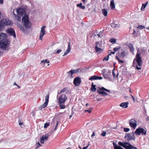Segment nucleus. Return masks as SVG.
I'll return each instance as SVG.
<instances>
[{"label": "nucleus", "instance_id": "obj_1", "mask_svg": "<svg viewBox=\"0 0 149 149\" xmlns=\"http://www.w3.org/2000/svg\"><path fill=\"white\" fill-rule=\"evenodd\" d=\"M17 12L18 15L21 16L25 14L22 19V22L26 29L30 28L31 24L29 19L28 15L25 14L24 9L21 8H19L17 10Z\"/></svg>", "mask_w": 149, "mask_h": 149}, {"label": "nucleus", "instance_id": "obj_2", "mask_svg": "<svg viewBox=\"0 0 149 149\" xmlns=\"http://www.w3.org/2000/svg\"><path fill=\"white\" fill-rule=\"evenodd\" d=\"M68 99L67 96L65 94H61L58 99V104L61 109L65 108V104Z\"/></svg>", "mask_w": 149, "mask_h": 149}, {"label": "nucleus", "instance_id": "obj_3", "mask_svg": "<svg viewBox=\"0 0 149 149\" xmlns=\"http://www.w3.org/2000/svg\"><path fill=\"white\" fill-rule=\"evenodd\" d=\"M141 54L139 53H137L136 56V58L134 59L133 65H134L135 63V61H136L137 65H136V68L137 70H139L141 69V68L140 67L142 65V60L140 56Z\"/></svg>", "mask_w": 149, "mask_h": 149}, {"label": "nucleus", "instance_id": "obj_4", "mask_svg": "<svg viewBox=\"0 0 149 149\" xmlns=\"http://www.w3.org/2000/svg\"><path fill=\"white\" fill-rule=\"evenodd\" d=\"M118 144L122 146L126 149H137L136 147L132 146L129 142H122L119 141L118 142Z\"/></svg>", "mask_w": 149, "mask_h": 149}, {"label": "nucleus", "instance_id": "obj_5", "mask_svg": "<svg viewBox=\"0 0 149 149\" xmlns=\"http://www.w3.org/2000/svg\"><path fill=\"white\" fill-rule=\"evenodd\" d=\"M134 133L136 135H140L141 134L142 135H145L146 134V132L142 128L139 127L136 130Z\"/></svg>", "mask_w": 149, "mask_h": 149}, {"label": "nucleus", "instance_id": "obj_6", "mask_svg": "<svg viewBox=\"0 0 149 149\" xmlns=\"http://www.w3.org/2000/svg\"><path fill=\"white\" fill-rule=\"evenodd\" d=\"M49 94L48 93L45 97V102L38 107V109L39 110H41L42 109L45 107L47 105L49 102Z\"/></svg>", "mask_w": 149, "mask_h": 149}, {"label": "nucleus", "instance_id": "obj_7", "mask_svg": "<svg viewBox=\"0 0 149 149\" xmlns=\"http://www.w3.org/2000/svg\"><path fill=\"white\" fill-rule=\"evenodd\" d=\"M11 24V22L8 19H2L0 21V24L1 26L3 27L6 25H10Z\"/></svg>", "mask_w": 149, "mask_h": 149}, {"label": "nucleus", "instance_id": "obj_8", "mask_svg": "<svg viewBox=\"0 0 149 149\" xmlns=\"http://www.w3.org/2000/svg\"><path fill=\"white\" fill-rule=\"evenodd\" d=\"M8 44V40L5 41H1L0 42V48L3 49H6L7 47Z\"/></svg>", "mask_w": 149, "mask_h": 149}, {"label": "nucleus", "instance_id": "obj_9", "mask_svg": "<svg viewBox=\"0 0 149 149\" xmlns=\"http://www.w3.org/2000/svg\"><path fill=\"white\" fill-rule=\"evenodd\" d=\"M125 138L128 141L134 140V135L133 133L127 134L125 136Z\"/></svg>", "mask_w": 149, "mask_h": 149}, {"label": "nucleus", "instance_id": "obj_10", "mask_svg": "<svg viewBox=\"0 0 149 149\" xmlns=\"http://www.w3.org/2000/svg\"><path fill=\"white\" fill-rule=\"evenodd\" d=\"M130 126L134 129H135L137 125L136 121L133 119H131L129 121Z\"/></svg>", "mask_w": 149, "mask_h": 149}, {"label": "nucleus", "instance_id": "obj_11", "mask_svg": "<svg viewBox=\"0 0 149 149\" xmlns=\"http://www.w3.org/2000/svg\"><path fill=\"white\" fill-rule=\"evenodd\" d=\"M74 84L76 86H79L81 83V79L80 77H76L74 79Z\"/></svg>", "mask_w": 149, "mask_h": 149}, {"label": "nucleus", "instance_id": "obj_12", "mask_svg": "<svg viewBox=\"0 0 149 149\" xmlns=\"http://www.w3.org/2000/svg\"><path fill=\"white\" fill-rule=\"evenodd\" d=\"M7 32L10 35L12 36L14 38L16 37V34L15 31L12 28L8 29L7 30Z\"/></svg>", "mask_w": 149, "mask_h": 149}, {"label": "nucleus", "instance_id": "obj_13", "mask_svg": "<svg viewBox=\"0 0 149 149\" xmlns=\"http://www.w3.org/2000/svg\"><path fill=\"white\" fill-rule=\"evenodd\" d=\"M45 26H43L41 28L39 38L40 40H42V39L43 37L45 34Z\"/></svg>", "mask_w": 149, "mask_h": 149}, {"label": "nucleus", "instance_id": "obj_14", "mask_svg": "<svg viewBox=\"0 0 149 149\" xmlns=\"http://www.w3.org/2000/svg\"><path fill=\"white\" fill-rule=\"evenodd\" d=\"M79 68L77 69L72 70L70 71L67 72V73L68 75H70V77L71 78H72V74H74L77 73L79 71Z\"/></svg>", "mask_w": 149, "mask_h": 149}, {"label": "nucleus", "instance_id": "obj_15", "mask_svg": "<svg viewBox=\"0 0 149 149\" xmlns=\"http://www.w3.org/2000/svg\"><path fill=\"white\" fill-rule=\"evenodd\" d=\"M49 136L48 134L43 135L40 138V141L41 144H43L49 138Z\"/></svg>", "mask_w": 149, "mask_h": 149}, {"label": "nucleus", "instance_id": "obj_16", "mask_svg": "<svg viewBox=\"0 0 149 149\" xmlns=\"http://www.w3.org/2000/svg\"><path fill=\"white\" fill-rule=\"evenodd\" d=\"M103 75L105 79H109L110 78V75L108 74L107 71L105 69H103L102 70Z\"/></svg>", "mask_w": 149, "mask_h": 149}, {"label": "nucleus", "instance_id": "obj_17", "mask_svg": "<svg viewBox=\"0 0 149 149\" xmlns=\"http://www.w3.org/2000/svg\"><path fill=\"white\" fill-rule=\"evenodd\" d=\"M6 35L3 33H0V42L1 41H5L7 40Z\"/></svg>", "mask_w": 149, "mask_h": 149}, {"label": "nucleus", "instance_id": "obj_18", "mask_svg": "<svg viewBox=\"0 0 149 149\" xmlns=\"http://www.w3.org/2000/svg\"><path fill=\"white\" fill-rule=\"evenodd\" d=\"M129 103L128 102H124L121 103L120 106L123 108H126L128 107Z\"/></svg>", "mask_w": 149, "mask_h": 149}, {"label": "nucleus", "instance_id": "obj_19", "mask_svg": "<svg viewBox=\"0 0 149 149\" xmlns=\"http://www.w3.org/2000/svg\"><path fill=\"white\" fill-rule=\"evenodd\" d=\"M70 43L69 42L68 44V48L66 50L63 56L66 55L69 53L71 51V48L70 47Z\"/></svg>", "mask_w": 149, "mask_h": 149}, {"label": "nucleus", "instance_id": "obj_20", "mask_svg": "<svg viewBox=\"0 0 149 149\" xmlns=\"http://www.w3.org/2000/svg\"><path fill=\"white\" fill-rule=\"evenodd\" d=\"M49 61H48L47 60H45L41 61V64L45 66H49Z\"/></svg>", "mask_w": 149, "mask_h": 149}, {"label": "nucleus", "instance_id": "obj_21", "mask_svg": "<svg viewBox=\"0 0 149 149\" xmlns=\"http://www.w3.org/2000/svg\"><path fill=\"white\" fill-rule=\"evenodd\" d=\"M97 92L100 94L102 95L103 96H106L108 95V94L107 93L101 91L100 90H97Z\"/></svg>", "mask_w": 149, "mask_h": 149}, {"label": "nucleus", "instance_id": "obj_22", "mask_svg": "<svg viewBox=\"0 0 149 149\" xmlns=\"http://www.w3.org/2000/svg\"><path fill=\"white\" fill-rule=\"evenodd\" d=\"M95 49L96 51L98 53H100L103 51V49L101 48H99L97 45H96L95 47Z\"/></svg>", "mask_w": 149, "mask_h": 149}, {"label": "nucleus", "instance_id": "obj_23", "mask_svg": "<svg viewBox=\"0 0 149 149\" xmlns=\"http://www.w3.org/2000/svg\"><path fill=\"white\" fill-rule=\"evenodd\" d=\"M110 7L111 9H114L115 8V5L114 0H111V1Z\"/></svg>", "mask_w": 149, "mask_h": 149}, {"label": "nucleus", "instance_id": "obj_24", "mask_svg": "<svg viewBox=\"0 0 149 149\" xmlns=\"http://www.w3.org/2000/svg\"><path fill=\"white\" fill-rule=\"evenodd\" d=\"M68 88H64L63 89L61 90L59 93V94H61L63 93H66L68 91Z\"/></svg>", "mask_w": 149, "mask_h": 149}, {"label": "nucleus", "instance_id": "obj_25", "mask_svg": "<svg viewBox=\"0 0 149 149\" xmlns=\"http://www.w3.org/2000/svg\"><path fill=\"white\" fill-rule=\"evenodd\" d=\"M111 26L112 28H113L118 27L120 26V24H116L115 23H113L111 24Z\"/></svg>", "mask_w": 149, "mask_h": 149}, {"label": "nucleus", "instance_id": "obj_26", "mask_svg": "<svg viewBox=\"0 0 149 149\" xmlns=\"http://www.w3.org/2000/svg\"><path fill=\"white\" fill-rule=\"evenodd\" d=\"M128 47L130 49V51L132 52H134V47L133 45L131 44H129Z\"/></svg>", "mask_w": 149, "mask_h": 149}, {"label": "nucleus", "instance_id": "obj_27", "mask_svg": "<svg viewBox=\"0 0 149 149\" xmlns=\"http://www.w3.org/2000/svg\"><path fill=\"white\" fill-rule=\"evenodd\" d=\"M148 3V1H147L145 4H142V6L141 9V11H143L146 7L147 4Z\"/></svg>", "mask_w": 149, "mask_h": 149}, {"label": "nucleus", "instance_id": "obj_28", "mask_svg": "<svg viewBox=\"0 0 149 149\" xmlns=\"http://www.w3.org/2000/svg\"><path fill=\"white\" fill-rule=\"evenodd\" d=\"M102 13L105 16H107V12L106 10V9H102Z\"/></svg>", "mask_w": 149, "mask_h": 149}, {"label": "nucleus", "instance_id": "obj_29", "mask_svg": "<svg viewBox=\"0 0 149 149\" xmlns=\"http://www.w3.org/2000/svg\"><path fill=\"white\" fill-rule=\"evenodd\" d=\"M14 15H15V19L17 20L18 21H20L21 20V17H19L18 15L15 14H14Z\"/></svg>", "mask_w": 149, "mask_h": 149}, {"label": "nucleus", "instance_id": "obj_30", "mask_svg": "<svg viewBox=\"0 0 149 149\" xmlns=\"http://www.w3.org/2000/svg\"><path fill=\"white\" fill-rule=\"evenodd\" d=\"M97 76L94 75L90 78L89 79L90 80H97Z\"/></svg>", "mask_w": 149, "mask_h": 149}, {"label": "nucleus", "instance_id": "obj_31", "mask_svg": "<svg viewBox=\"0 0 149 149\" xmlns=\"http://www.w3.org/2000/svg\"><path fill=\"white\" fill-rule=\"evenodd\" d=\"M100 89L101 90L104 91L109 93L110 92V90L107 89L103 87H102L101 88H100Z\"/></svg>", "mask_w": 149, "mask_h": 149}, {"label": "nucleus", "instance_id": "obj_32", "mask_svg": "<svg viewBox=\"0 0 149 149\" xmlns=\"http://www.w3.org/2000/svg\"><path fill=\"white\" fill-rule=\"evenodd\" d=\"M96 86V85H95L92 86L91 89L92 91L94 92L96 91V89L95 88Z\"/></svg>", "mask_w": 149, "mask_h": 149}, {"label": "nucleus", "instance_id": "obj_33", "mask_svg": "<svg viewBox=\"0 0 149 149\" xmlns=\"http://www.w3.org/2000/svg\"><path fill=\"white\" fill-rule=\"evenodd\" d=\"M125 55V53L124 51L122 52L120 55V57L121 58H124Z\"/></svg>", "mask_w": 149, "mask_h": 149}, {"label": "nucleus", "instance_id": "obj_34", "mask_svg": "<svg viewBox=\"0 0 149 149\" xmlns=\"http://www.w3.org/2000/svg\"><path fill=\"white\" fill-rule=\"evenodd\" d=\"M120 48V46H117L113 48V50L115 52H116Z\"/></svg>", "mask_w": 149, "mask_h": 149}, {"label": "nucleus", "instance_id": "obj_35", "mask_svg": "<svg viewBox=\"0 0 149 149\" xmlns=\"http://www.w3.org/2000/svg\"><path fill=\"white\" fill-rule=\"evenodd\" d=\"M116 41V40L114 38H111L110 40V42L113 43H115Z\"/></svg>", "mask_w": 149, "mask_h": 149}, {"label": "nucleus", "instance_id": "obj_36", "mask_svg": "<svg viewBox=\"0 0 149 149\" xmlns=\"http://www.w3.org/2000/svg\"><path fill=\"white\" fill-rule=\"evenodd\" d=\"M114 69H113V70H112V75L114 77H116V78L118 77V74L116 76V74L114 72Z\"/></svg>", "mask_w": 149, "mask_h": 149}, {"label": "nucleus", "instance_id": "obj_37", "mask_svg": "<svg viewBox=\"0 0 149 149\" xmlns=\"http://www.w3.org/2000/svg\"><path fill=\"white\" fill-rule=\"evenodd\" d=\"M109 55H108L107 56L105 57L103 59V60L104 61V60H106L107 61H108L109 60Z\"/></svg>", "mask_w": 149, "mask_h": 149}, {"label": "nucleus", "instance_id": "obj_38", "mask_svg": "<svg viewBox=\"0 0 149 149\" xmlns=\"http://www.w3.org/2000/svg\"><path fill=\"white\" fill-rule=\"evenodd\" d=\"M145 27L144 26H143L142 25H139L137 27V28L140 29H142Z\"/></svg>", "mask_w": 149, "mask_h": 149}, {"label": "nucleus", "instance_id": "obj_39", "mask_svg": "<svg viewBox=\"0 0 149 149\" xmlns=\"http://www.w3.org/2000/svg\"><path fill=\"white\" fill-rule=\"evenodd\" d=\"M114 149H123L120 146H118L114 147Z\"/></svg>", "mask_w": 149, "mask_h": 149}, {"label": "nucleus", "instance_id": "obj_40", "mask_svg": "<svg viewBox=\"0 0 149 149\" xmlns=\"http://www.w3.org/2000/svg\"><path fill=\"white\" fill-rule=\"evenodd\" d=\"M91 109L92 108H91L89 109L85 110L84 112H88L89 113H90L91 112Z\"/></svg>", "mask_w": 149, "mask_h": 149}, {"label": "nucleus", "instance_id": "obj_41", "mask_svg": "<svg viewBox=\"0 0 149 149\" xmlns=\"http://www.w3.org/2000/svg\"><path fill=\"white\" fill-rule=\"evenodd\" d=\"M19 28L21 30H22V31L23 32H24V28L23 27V26H22L21 25V26H20V27H19Z\"/></svg>", "mask_w": 149, "mask_h": 149}, {"label": "nucleus", "instance_id": "obj_42", "mask_svg": "<svg viewBox=\"0 0 149 149\" xmlns=\"http://www.w3.org/2000/svg\"><path fill=\"white\" fill-rule=\"evenodd\" d=\"M106 134V132L103 131L101 134V135L102 136H105Z\"/></svg>", "mask_w": 149, "mask_h": 149}, {"label": "nucleus", "instance_id": "obj_43", "mask_svg": "<svg viewBox=\"0 0 149 149\" xmlns=\"http://www.w3.org/2000/svg\"><path fill=\"white\" fill-rule=\"evenodd\" d=\"M130 130V129L128 128H124V131L126 132H129Z\"/></svg>", "mask_w": 149, "mask_h": 149}, {"label": "nucleus", "instance_id": "obj_44", "mask_svg": "<svg viewBox=\"0 0 149 149\" xmlns=\"http://www.w3.org/2000/svg\"><path fill=\"white\" fill-rule=\"evenodd\" d=\"M49 125V123H45L44 125V128H46L47 127H48Z\"/></svg>", "mask_w": 149, "mask_h": 149}, {"label": "nucleus", "instance_id": "obj_45", "mask_svg": "<svg viewBox=\"0 0 149 149\" xmlns=\"http://www.w3.org/2000/svg\"><path fill=\"white\" fill-rule=\"evenodd\" d=\"M36 148H37L38 147H39L40 146H42V145L40 144L39 142H38L37 143H36Z\"/></svg>", "mask_w": 149, "mask_h": 149}, {"label": "nucleus", "instance_id": "obj_46", "mask_svg": "<svg viewBox=\"0 0 149 149\" xmlns=\"http://www.w3.org/2000/svg\"><path fill=\"white\" fill-rule=\"evenodd\" d=\"M116 58L121 63H123L124 62V61H123L120 60L118 56H116Z\"/></svg>", "mask_w": 149, "mask_h": 149}, {"label": "nucleus", "instance_id": "obj_47", "mask_svg": "<svg viewBox=\"0 0 149 149\" xmlns=\"http://www.w3.org/2000/svg\"><path fill=\"white\" fill-rule=\"evenodd\" d=\"M82 3H81L79 4H77V6L78 7H79L80 8L82 6Z\"/></svg>", "mask_w": 149, "mask_h": 149}, {"label": "nucleus", "instance_id": "obj_48", "mask_svg": "<svg viewBox=\"0 0 149 149\" xmlns=\"http://www.w3.org/2000/svg\"><path fill=\"white\" fill-rule=\"evenodd\" d=\"M97 80H101L102 79V77H101L97 76Z\"/></svg>", "mask_w": 149, "mask_h": 149}, {"label": "nucleus", "instance_id": "obj_49", "mask_svg": "<svg viewBox=\"0 0 149 149\" xmlns=\"http://www.w3.org/2000/svg\"><path fill=\"white\" fill-rule=\"evenodd\" d=\"M58 121H57L56 122V125L55 126V127L54 128V130L55 131L56 130V129H57V125H58Z\"/></svg>", "mask_w": 149, "mask_h": 149}, {"label": "nucleus", "instance_id": "obj_50", "mask_svg": "<svg viewBox=\"0 0 149 149\" xmlns=\"http://www.w3.org/2000/svg\"><path fill=\"white\" fill-rule=\"evenodd\" d=\"M102 33V31H101L99 32V33L97 35V36H98V37H100V35L101 34V33Z\"/></svg>", "mask_w": 149, "mask_h": 149}, {"label": "nucleus", "instance_id": "obj_51", "mask_svg": "<svg viewBox=\"0 0 149 149\" xmlns=\"http://www.w3.org/2000/svg\"><path fill=\"white\" fill-rule=\"evenodd\" d=\"M31 115L33 116H34L35 114L34 112V111H33L31 113Z\"/></svg>", "mask_w": 149, "mask_h": 149}, {"label": "nucleus", "instance_id": "obj_52", "mask_svg": "<svg viewBox=\"0 0 149 149\" xmlns=\"http://www.w3.org/2000/svg\"><path fill=\"white\" fill-rule=\"evenodd\" d=\"M61 51V49H59L56 52L57 54H59Z\"/></svg>", "mask_w": 149, "mask_h": 149}, {"label": "nucleus", "instance_id": "obj_53", "mask_svg": "<svg viewBox=\"0 0 149 149\" xmlns=\"http://www.w3.org/2000/svg\"><path fill=\"white\" fill-rule=\"evenodd\" d=\"M131 95V96L134 102H135V99H134V97Z\"/></svg>", "mask_w": 149, "mask_h": 149}, {"label": "nucleus", "instance_id": "obj_54", "mask_svg": "<svg viewBox=\"0 0 149 149\" xmlns=\"http://www.w3.org/2000/svg\"><path fill=\"white\" fill-rule=\"evenodd\" d=\"M108 74H110L111 75V71L110 70H109L108 71H107Z\"/></svg>", "mask_w": 149, "mask_h": 149}, {"label": "nucleus", "instance_id": "obj_55", "mask_svg": "<svg viewBox=\"0 0 149 149\" xmlns=\"http://www.w3.org/2000/svg\"><path fill=\"white\" fill-rule=\"evenodd\" d=\"M81 9H84L85 8V7L84 6H81L80 8Z\"/></svg>", "mask_w": 149, "mask_h": 149}, {"label": "nucleus", "instance_id": "obj_56", "mask_svg": "<svg viewBox=\"0 0 149 149\" xmlns=\"http://www.w3.org/2000/svg\"><path fill=\"white\" fill-rule=\"evenodd\" d=\"M95 135V132H93L91 136V137H93Z\"/></svg>", "mask_w": 149, "mask_h": 149}, {"label": "nucleus", "instance_id": "obj_57", "mask_svg": "<svg viewBox=\"0 0 149 149\" xmlns=\"http://www.w3.org/2000/svg\"><path fill=\"white\" fill-rule=\"evenodd\" d=\"M113 144L114 147H115L116 146H117L116 143L113 142Z\"/></svg>", "mask_w": 149, "mask_h": 149}, {"label": "nucleus", "instance_id": "obj_58", "mask_svg": "<svg viewBox=\"0 0 149 149\" xmlns=\"http://www.w3.org/2000/svg\"><path fill=\"white\" fill-rule=\"evenodd\" d=\"M115 52L114 51L113 52H112L110 54H109V55H111V54H115Z\"/></svg>", "mask_w": 149, "mask_h": 149}, {"label": "nucleus", "instance_id": "obj_59", "mask_svg": "<svg viewBox=\"0 0 149 149\" xmlns=\"http://www.w3.org/2000/svg\"><path fill=\"white\" fill-rule=\"evenodd\" d=\"M3 3V0H0V3L2 4Z\"/></svg>", "mask_w": 149, "mask_h": 149}, {"label": "nucleus", "instance_id": "obj_60", "mask_svg": "<svg viewBox=\"0 0 149 149\" xmlns=\"http://www.w3.org/2000/svg\"><path fill=\"white\" fill-rule=\"evenodd\" d=\"M146 121H149V117L146 118Z\"/></svg>", "mask_w": 149, "mask_h": 149}, {"label": "nucleus", "instance_id": "obj_61", "mask_svg": "<svg viewBox=\"0 0 149 149\" xmlns=\"http://www.w3.org/2000/svg\"><path fill=\"white\" fill-rule=\"evenodd\" d=\"M19 125L20 126H21V125H23V123H21V122H19Z\"/></svg>", "mask_w": 149, "mask_h": 149}, {"label": "nucleus", "instance_id": "obj_62", "mask_svg": "<svg viewBox=\"0 0 149 149\" xmlns=\"http://www.w3.org/2000/svg\"><path fill=\"white\" fill-rule=\"evenodd\" d=\"M2 27H3V26H1V25L0 24V31L1 30Z\"/></svg>", "mask_w": 149, "mask_h": 149}, {"label": "nucleus", "instance_id": "obj_63", "mask_svg": "<svg viewBox=\"0 0 149 149\" xmlns=\"http://www.w3.org/2000/svg\"><path fill=\"white\" fill-rule=\"evenodd\" d=\"M83 3L84 4L85 3V0H82Z\"/></svg>", "mask_w": 149, "mask_h": 149}, {"label": "nucleus", "instance_id": "obj_64", "mask_svg": "<svg viewBox=\"0 0 149 149\" xmlns=\"http://www.w3.org/2000/svg\"><path fill=\"white\" fill-rule=\"evenodd\" d=\"M101 100V99H100V98H97V101H100V100Z\"/></svg>", "mask_w": 149, "mask_h": 149}]
</instances>
